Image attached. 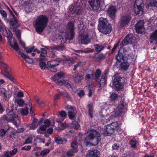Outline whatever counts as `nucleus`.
I'll list each match as a JSON object with an SVG mask.
<instances>
[{
	"label": "nucleus",
	"mask_w": 157,
	"mask_h": 157,
	"mask_svg": "<svg viewBox=\"0 0 157 157\" xmlns=\"http://www.w3.org/2000/svg\"><path fill=\"white\" fill-rule=\"evenodd\" d=\"M123 52H119L116 56L117 60L119 61H123L121 64V68L124 71L127 70L129 66V63L130 62L131 56H129V53L124 48L123 49Z\"/></svg>",
	"instance_id": "nucleus-1"
},
{
	"label": "nucleus",
	"mask_w": 157,
	"mask_h": 157,
	"mask_svg": "<svg viewBox=\"0 0 157 157\" xmlns=\"http://www.w3.org/2000/svg\"><path fill=\"white\" fill-rule=\"evenodd\" d=\"M48 21V18L46 16L39 15L33 22L34 27L37 32L42 33L47 27Z\"/></svg>",
	"instance_id": "nucleus-2"
},
{
	"label": "nucleus",
	"mask_w": 157,
	"mask_h": 157,
	"mask_svg": "<svg viewBox=\"0 0 157 157\" xmlns=\"http://www.w3.org/2000/svg\"><path fill=\"white\" fill-rule=\"evenodd\" d=\"M101 139V135L99 132L96 130H92L88 136L86 138L85 140L87 142L91 141L92 144L95 146L99 143Z\"/></svg>",
	"instance_id": "nucleus-3"
},
{
	"label": "nucleus",
	"mask_w": 157,
	"mask_h": 157,
	"mask_svg": "<svg viewBox=\"0 0 157 157\" xmlns=\"http://www.w3.org/2000/svg\"><path fill=\"white\" fill-rule=\"evenodd\" d=\"M75 23L72 21L68 22L66 25L65 33L67 40H72L75 36Z\"/></svg>",
	"instance_id": "nucleus-4"
},
{
	"label": "nucleus",
	"mask_w": 157,
	"mask_h": 157,
	"mask_svg": "<svg viewBox=\"0 0 157 157\" xmlns=\"http://www.w3.org/2000/svg\"><path fill=\"white\" fill-rule=\"evenodd\" d=\"M108 21L106 18L101 17L99 20L98 29L99 32L106 34L108 33Z\"/></svg>",
	"instance_id": "nucleus-5"
},
{
	"label": "nucleus",
	"mask_w": 157,
	"mask_h": 157,
	"mask_svg": "<svg viewBox=\"0 0 157 157\" xmlns=\"http://www.w3.org/2000/svg\"><path fill=\"white\" fill-rule=\"evenodd\" d=\"M101 0H89L88 3L92 10L97 13L101 10L100 8Z\"/></svg>",
	"instance_id": "nucleus-6"
},
{
	"label": "nucleus",
	"mask_w": 157,
	"mask_h": 157,
	"mask_svg": "<svg viewBox=\"0 0 157 157\" xmlns=\"http://www.w3.org/2000/svg\"><path fill=\"white\" fill-rule=\"evenodd\" d=\"M59 60L58 59H54L47 62L46 68L51 72H56L57 71L56 67L59 64Z\"/></svg>",
	"instance_id": "nucleus-7"
},
{
	"label": "nucleus",
	"mask_w": 157,
	"mask_h": 157,
	"mask_svg": "<svg viewBox=\"0 0 157 157\" xmlns=\"http://www.w3.org/2000/svg\"><path fill=\"white\" fill-rule=\"evenodd\" d=\"M70 11L72 13L76 14L82 13V6L77 2H74L69 7Z\"/></svg>",
	"instance_id": "nucleus-8"
},
{
	"label": "nucleus",
	"mask_w": 157,
	"mask_h": 157,
	"mask_svg": "<svg viewBox=\"0 0 157 157\" xmlns=\"http://www.w3.org/2000/svg\"><path fill=\"white\" fill-rule=\"evenodd\" d=\"M9 22L10 28L12 31H15L20 26L18 20L14 14H13V18L10 19Z\"/></svg>",
	"instance_id": "nucleus-9"
},
{
	"label": "nucleus",
	"mask_w": 157,
	"mask_h": 157,
	"mask_svg": "<svg viewBox=\"0 0 157 157\" xmlns=\"http://www.w3.org/2000/svg\"><path fill=\"white\" fill-rule=\"evenodd\" d=\"M66 108L68 110L67 113L70 119L72 120L75 119L76 113L75 108L71 105H68Z\"/></svg>",
	"instance_id": "nucleus-10"
},
{
	"label": "nucleus",
	"mask_w": 157,
	"mask_h": 157,
	"mask_svg": "<svg viewBox=\"0 0 157 157\" xmlns=\"http://www.w3.org/2000/svg\"><path fill=\"white\" fill-rule=\"evenodd\" d=\"M135 41L134 38L131 35H128L123 39L120 44L122 47L126 46L129 44H132Z\"/></svg>",
	"instance_id": "nucleus-11"
},
{
	"label": "nucleus",
	"mask_w": 157,
	"mask_h": 157,
	"mask_svg": "<svg viewBox=\"0 0 157 157\" xmlns=\"http://www.w3.org/2000/svg\"><path fill=\"white\" fill-rule=\"evenodd\" d=\"M131 19V17L128 15H126L121 17L120 21L121 27H123L128 25Z\"/></svg>",
	"instance_id": "nucleus-12"
},
{
	"label": "nucleus",
	"mask_w": 157,
	"mask_h": 157,
	"mask_svg": "<svg viewBox=\"0 0 157 157\" xmlns=\"http://www.w3.org/2000/svg\"><path fill=\"white\" fill-rule=\"evenodd\" d=\"M136 32L138 33H142L144 30V22L142 20H140L136 25Z\"/></svg>",
	"instance_id": "nucleus-13"
},
{
	"label": "nucleus",
	"mask_w": 157,
	"mask_h": 157,
	"mask_svg": "<svg viewBox=\"0 0 157 157\" xmlns=\"http://www.w3.org/2000/svg\"><path fill=\"white\" fill-rule=\"evenodd\" d=\"M88 37V34H86L85 35L79 36L78 37V40L81 44H86L90 42V40Z\"/></svg>",
	"instance_id": "nucleus-14"
},
{
	"label": "nucleus",
	"mask_w": 157,
	"mask_h": 157,
	"mask_svg": "<svg viewBox=\"0 0 157 157\" xmlns=\"http://www.w3.org/2000/svg\"><path fill=\"white\" fill-rule=\"evenodd\" d=\"M108 72L107 70H106L105 71L104 74H103L101 80L98 83V85L99 87H104L105 86L107 80Z\"/></svg>",
	"instance_id": "nucleus-15"
},
{
	"label": "nucleus",
	"mask_w": 157,
	"mask_h": 157,
	"mask_svg": "<svg viewBox=\"0 0 157 157\" xmlns=\"http://www.w3.org/2000/svg\"><path fill=\"white\" fill-rule=\"evenodd\" d=\"M117 11V8L115 6H111L109 8V16L112 20L115 18Z\"/></svg>",
	"instance_id": "nucleus-16"
},
{
	"label": "nucleus",
	"mask_w": 157,
	"mask_h": 157,
	"mask_svg": "<svg viewBox=\"0 0 157 157\" xmlns=\"http://www.w3.org/2000/svg\"><path fill=\"white\" fill-rule=\"evenodd\" d=\"M118 126V123L117 122H113L109 124V136L113 134L114 130Z\"/></svg>",
	"instance_id": "nucleus-17"
},
{
	"label": "nucleus",
	"mask_w": 157,
	"mask_h": 157,
	"mask_svg": "<svg viewBox=\"0 0 157 157\" xmlns=\"http://www.w3.org/2000/svg\"><path fill=\"white\" fill-rule=\"evenodd\" d=\"M15 109L12 108L11 109H7L6 110V113L8 115L11 116V118H14V120H15V118L18 117V115L15 114L16 111L17 109L15 107Z\"/></svg>",
	"instance_id": "nucleus-18"
},
{
	"label": "nucleus",
	"mask_w": 157,
	"mask_h": 157,
	"mask_svg": "<svg viewBox=\"0 0 157 157\" xmlns=\"http://www.w3.org/2000/svg\"><path fill=\"white\" fill-rule=\"evenodd\" d=\"M100 152L96 150L88 151L86 154V157H99Z\"/></svg>",
	"instance_id": "nucleus-19"
},
{
	"label": "nucleus",
	"mask_w": 157,
	"mask_h": 157,
	"mask_svg": "<svg viewBox=\"0 0 157 157\" xmlns=\"http://www.w3.org/2000/svg\"><path fill=\"white\" fill-rule=\"evenodd\" d=\"M64 76L63 73L62 72H58L55 74L53 77H51V79L56 82Z\"/></svg>",
	"instance_id": "nucleus-20"
},
{
	"label": "nucleus",
	"mask_w": 157,
	"mask_h": 157,
	"mask_svg": "<svg viewBox=\"0 0 157 157\" xmlns=\"http://www.w3.org/2000/svg\"><path fill=\"white\" fill-rule=\"evenodd\" d=\"M55 142L58 144H65L67 142V140L65 138H62L58 135H56L55 138Z\"/></svg>",
	"instance_id": "nucleus-21"
},
{
	"label": "nucleus",
	"mask_w": 157,
	"mask_h": 157,
	"mask_svg": "<svg viewBox=\"0 0 157 157\" xmlns=\"http://www.w3.org/2000/svg\"><path fill=\"white\" fill-rule=\"evenodd\" d=\"M18 54L19 55H21V57L24 59L25 60L29 63H33V60L29 58V56L24 54L21 51H18Z\"/></svg>",
	"instance_id": "nucleus-22"
},
{
	"label": "nucleus",
	"mask_w": 157,
	"mask_h": 157,
	"mask_svg": "<svg viewBox=\"0 0 157 157\" xmlns=\"http://www.w3.org/2000/svg\"><path fill=\"white\" fill-rule=\"evenodd\" d=\"M144 7L142 6H134V10L135 13L136 14L142 15L143 13Z\"/></svg>",
	"instance_id": "nucleus-23"
},
{
	"label": "nucleus",
	"mask_w": 157,
	"mask_h": 157,
	"mask_svg": "<svg viewBox=\"0 0 157 157\" xmlns=\"http://www.w3.org/2000/svg\"><path fill=\"white\" fill-rule=\"evenodd\" d=\"M113 88L117 90H120L124 87L123 84L121 82H118L113 84Z\"/></svg>",
	"instance_id": "nucleus-24"
},
{
	"label": "nucleus",
	"mask_w": 157,
	"mask_h": 157,
	"mask_svg": "<svg viewBox=\"0 0 157 157\" xmlns=\"http://www.w3.org/2000/svg\"><path fill=\"white\" fill-rule=\"evenodd\" d=\"M82 79V75L78 73L76 74L74 77V80L76 83L80 82Z\"/></svg>",
	"instance_id": "nucleus-25"
},
{
	"label": "nucleus",
	"mask_w": 157,
	"mask_h": 157,
	"mask_svg": "<svg viewBox=\"0 0 157 157\" xmlns=\"http://www.w3.org/2000/svg\"><path fill=\"white\" fill-rule=\"evenodd\" d=\"M52 47V48L60 51L64 50L66 48V46L64 44L59 45L58 46H53Z\"/></svg>",
	"instance_id": "nucleus-26"
},
{
	"label": "nucleus",
	"mask_w": 157,
	"mask_h": 157,
	"mask_svg": "<svg viewBox=\"0 0 157 157\" xmlns=\"http://www.w3.org/2000/svg\"><path fill=\"white\" fill-rule=\"evenodd\" d=\"M6 120L8 122H14L15 120L14 118H11L10 117H9L6 115L3 116L0 118L1 121Z\"/></svg>",
	"instance_id": "nucleus-27"
},
{
	"label": "nucleus",
	"mask_w": 157,
	"mask_h": 157,
	"mask_svg": "<svg viewBox=\"0 0 157 157\" xmlns=\"http://www.w3.org/2000/svg\"><path fill=\"white\" fill-rule=\"evenodd\" d=\"M89 93L88 96L89 97H91L92 94L94 93L95 91V88L93 85H89L88 86Z\"/></svg>",
	"instance_id": "nucleus-28"
},
{
	"label": "nucleus",
	"mask_w": 157,
	"mask_h": 157,
	"mask_svg": "<svg viewBox=\"0 0 157 157\" xmlns=\"http://www.w3.org/2000/svg\"><path fill=\"white\" fill-rule=\"evenodd\" d=\"M123 112V111H121L117 108L113 112V115L114 117H119L121 116Z\"/></svg>",
	"instance_id": "nucleus-29"
},
{
	"label": "nucleus",
	"mask_w": 157,
	"mask_h": 157,
	"mask_svg": "<svg viewBox=\"0 0 157 157\" xmlns=\"http://www.w3.org/2000/svg\"><path fill=\"white\" fill-rule=\"evenodd\" d=\"M13 44H12L11 43L10 44V45L11 47L14 49L17 52L19 51V48L17 42L16 41L15 39H13Z\"/></svg>",
	"instance_id": "nucleus-30"
},
{
	"label": "nucleus",
	"mask_w": 157,
	"mask_h": 157,
	"mask_svg": "<svg viewBox=\"0 0 157 157\" xmlns=\"http://www.w3.org/2000/svg\"><path fill=\"white\" fill-rule=\"evenodd\" d=\"M47 52L45 49H43L42 51L41 52V54L40 55V61H43L45 58L47 56Z\"/></svg>",
	"instance_id": "nucleus-31"
},
{
	"label": "nucleus",
	"mask_w": 157,
	"mask_h": 157,
	"mask_svg": "<svg viewBox=\"0 0 157 157\" xmlns=\"http://www.w3.org/2000/svg\"><path fill=\"white\" fill-rule=\"evenodd\" d=\"M88 107L89 115L90 117L92 118L93 117V105L92 104H89L88 105Z\"/></svg>",
	"instance_id": "nucleus-32"
},
{
	"label": "nucleus",
	"mask_w": 157,
	"mask_h": 157,
	"mask_svg": "<svg viewBox=\"0 0 157 157\" xmlns=\"http://www.w3.org/2000/svg\"><path fill=\"white\" fill-rule=\"evenodd\" d=\"M150 38L151 40H155L156 41V44L157 45V29L151 34Z\"/></svg>",
	"instance_id": "nucleus-33"
},
{
	"label": "nucleus",
	"mask_w": 157,
	"mask_h": 157,
	"mask_svg": "<svg viewBox=\"0 0 157 157\" xmlns=\"http://www.w3.org/2000/svg\"><path fill=\"white\" fill-rule=\"evenodd\" d=\"M94 47L95 49V50L97 52V53L100 52L104 48V47L102 45H99V44H97L94 45Z\"/></svg>",
	"instance_id": "nucleus-34"
},
{
	"label": "nucleus",
	"mask_w": 157,
	"mask_h": 157,
	"mask_svg": "<svg viewBox=\"0 0 157 157\" xmlns=\"http://www.w3.org/2000/svg\"><path fill=\"white\" fill-rule=\"evenodd\" d=\"M7 91L4 88H0V93L3 95V96L6 100L7 98Z\"/></svg>",
	"instance_id": "nucleus-35"
},
{
	"label": "nucleus",
	"mask_w": 157,
	"mask_h": 157,
	"mask_svg": "<svg viewBox=\"0 0 157 157\" xmlns=\"http://www.w3.org/2000/svg\"><path fill=\"white\" fill-rule=\"evenodd\" d=\"M137 141L135 140H131L129 142V144L131 145V147L134 148H136L137 147L136 144Z\"/></svg>",
	"instance_id": "nucleus-36"
},
{
	"label": "nucleus",
	"mask_w": 157,
	"mask_h": 157,
	"mask_svg": "<svg viewBox=\"0 0 157 157\" xmlns=\"http://www.w3.org/2000/svg\"><path fill=\"white\" fill-rule=\"evenodd\" d=\"M115 77L113 80V84L115 83H118V82H121V78L120 76L115 75Z\"/></svg>",
	"instance_id": "nucleus-37"
},
{
	"label": "nucleus",
	"mask_w": 157,
	"mask_h": 157,
	"mask_svg": "<svg viewBox=\"0 0 157 157\" xmlns=\"http://www.w3.org/2000/svg\"><path fill=\"white\" fill-rule=\"evenodd\" d=\"M101 74V70L99 69H97L95 74V80L96 81L98 80V78L100 76Z\"/></svg>",
	"instance_id": "nucleus-38"
},
{
	"label": "nucleus",
	"mask_w": 157,
	"mask_h": 157,
	"mask_svg": "<svg viewBox=\"0 0 157 157\" xmlns=\"http://www.w3.org/2000/svg\"><path fill=\"white\" fill-rule=\"evenodd\" d=\"M35 100L36 101L39 105L40 107H44L45 105V104L44 101H40V99L38 98L37 96H35L34 97Z\"/></svg>",
	"instance_id": "nucleus-39"
},
{
	"label": "nucleus",
	"mask_w": 157,
	"mask_h": 157,
	"mask_svg": "<svg viewBox=\"0 0 157 157\" xmlns=\"http://www.w3.org/2000/svg\"><path fill=\"white\" fill-rule=\"evenodd\" d=\"M77 23L78 25V27L79 29H80L82 27L83 29H84V28H86V26L83 25V22L82 21L81 18H80V19H78L77 21Z\"/></svg>",
	"instance_id": "nucleus-40"
},
{
	"label": "nucleus",
	"mask_w": 157,
	"mask_h": 157,
	"mask_svg": "<svg viewBox=\"0 0 157 157\" xmlns=\"http://www.w3.org/2000/svg\"><path fill=\"white\" fill-rule=\"evenodd\" d=\"M134 6H144V4H143V2L142 0H136L134 4Z\"/></svg>",
	"instance_id": "nucleus-41"
},
{
	"label": "nucleus",
	"mask_w": 157,
	"mask_h": 157,
	"mask_svg": "<svg viewBox=\"0 0 157 157\" xmlns=\"http://www.w3.org/2000/svg\"><path fill=\"white\" fill-rule=\"evenodd\" d=\"M71 147L72 149L74 150L75 152H77L78 151V145L75 142H73L71 144Z\"/></svg>",
	"instance_id": "nucleus-42"
},
{
	"label": "nucleus",
	"mask_w": 157,
	"mask_h": 157,
	"mask_svg": "<svg viewBox=\"0 0 157 157\" xmlns=\"http://www.w3.org/2000/svg\"><path fill=\"white\" fill-rule=\"evenodd\" d=\"M17 104L20 106H22L24 103V101L22 99H17L15 100Z\"/></svg>",
	"instance_id": "nucleus-43"
},
{
	"label": "nucleus",
	"mask_w": 157,
	"mask_h": 157,
	"mask_svg": "<svg viewBox=\"0 0 157 157\" xmlns=\"http://www.w3.org/2000/svg\"><path fill=\"white\" fill-rule=\"evenodd\" d=\"M86 29V28L83 29L82 27V29H80V30L79 31V36H82L85 35L86 34H87L85 32Z\"/></svg>",
	"instance_id": "nucleus-44"
},
{
	"label": "nucleus",
	"mask_w": 157,
	"mask_h": 157,
	"mask_svg": "<svg viewBox=\"0 0 157 157\" xmlns=\"http://www.w3.org/2000/svg\"><path fill=\"white\" fill-rule=\"evenodd\" d=\"M72 124L73 127L76 129H78L80 127L79 123L76 121H73L72 123Z\"/></svg>",
	"instance_id": "nucleus-45"
},
{
	"label": "nucleus",
	"mask_w": 157,
	"mask_h": 157,
	"mask_svg": "<svg viewBox=\"0 0 157 157\" xmlns=\"http://www.w3.org/2000/svg\"><path fill=\"white\" fill-rule=\"evenodd\" d=\"M38 126V124H35L33 123H32L31 124L27 126L28 128H29L30 129L33 130L36 128Z\"/></svg>",
	"instance_id": "nucleus-46"
},
{
	"label": "nucleus",
	"mask_w": 157,
	"mask_h": 157,
	"mask_svg": "<svg viewBox=\"0 0 157 157\" xmlns=\"http://www.w3.org/2000/svg\"><path fill=\"white\" fill-rule=\"evenodd\" d=\"M110 98L112 101H115L118 98V95L115 93H113L111 94Z\"/></svg>",
	"instance_id": "nucleus-47"
},
{
	"label": "nucleus",
	"mask_w": 157,
	"mask_h": 157,
	"mask_svg": "<svg viewBox=\"0 0 157 157\" xmlns=\"http://www.w3.org/2000/svg\"><path fill=\"white\" fill-rule=\"evenodd\" d=\"M124 102L122 101L118 105L117 108L120 110H121V111H123V110L124 107Z\"/></svg>",
	"instance_id": "nucleus-48"
},
{
	"label": "nucleus",
	"mask_w": 157,
	"mask_h": 157,
	"mask_svg": "<svg viewBox=\"0 0 157 157\" xmlns=\"http://www.w3.org/2000/svg\"><path fill=\"white\" fill-rule=\"evenodd\" d=\"M149 5L150 6L157 7V1L154 0H151L150 2Z\"/></svg>",
	"instance_id": "nucleus-49"
},
{
	"label": "nucleus",
	"mask_w": 157,
	"mask_h": 157,
	"mask_svg": "<svg viewBox=\"0 0 157 157\" xmlns=\"http://www.w3.org/2000/svg\"><path fill=\"white\" fill-rule=\"evenodd\" d=\"M60 94L64 95V96L68 100L70 98V96L68 93L66 91L64 90L61 92Z\"/></svg>",
	"instance_id": "nucleus-50"
},
{
	"label": "nucleus",
	"mask_w": 157,
	"mask_h": 157,
	"mask_svg": "<svg viewBox=\"0 0 157 157\" xmlns=\"http://www.w3.org/2000/svg\"><path fill=\"white\" fill-rule=\"evenodd\" d=\"M13 32H15V35L18 40H20L21 39L20 30H17L16 29L15 31H13Z\"/></svg>",
	"instance_id": "nucleus-51"
},
{
	"label": "nucleus",
	"mask_w": 157,
	"mask_h": 157,
	"mask_svg": "<svg viewBox=\"0 0 157 157\" xmlns=\"http://www.w3.org/2000/svg\"><path fill=\"white\" fill-rule=\"evenodd\" d=\"M40 62L39 63V66L41 69H44L46 68V65L45 62L43 61H40Z\"/></svg>",
	"instance_id": "nucleus-52"
},
{
	"label": "nucleus",
	"mask_w": 157,
	"mask_h": 157,
	"mask_svg": "<svg viewBox=\"0 0 157 157\" xmlns=\"http://www.w3.org/2000/svg\"><path fill=\"white\" fill-rule=\"evenodd\" d=\"M28 110L27 108L25 109H21V114L23 115H26L28 114Z\"/></svg>",
	"instance_id": "nucleus-53"
},
{
	"label": "nucleus",
	"mask_w": 157,
	"mask_h": 157,
	"mask_svg": "<svg viewBox=\"0 0 157 157\" xmlns=\"http://www.w3.org/2000/svg\"><path fill=\"white\" fill-rule=\"evenodd\" d=\"M59 114L60 116L63 118V121L64 119L66 118L67 116L66 113L63 110L59 112Z\"/></svg>",
	"instance_id": "nucleus-54"
},
{
	"label": "nucleus",
	"mask_w": 157,
	"mask_h": 157,
	"mask_svg": "<svg viewBox=\"0 0 157 157\" xmlns=\"http://www.w3.org/2000/svg\"><path fill=\"white\" fill-rule=\"evenodd\" d=\"M82 62L81 61L78 62L77 64L74 65L73 70L74 71H75L76 69L78 67H82Z\"/></svg>",
	"instance_id": "nucleus-55"
},
{
	"label": "nucleus",
	"mask_w": 157,
	"mask_h": 157,
	"mask_svg": "<svg viewBox=\"0 0 157 157\" xmlns=\"http://www.w3.org/2000/svg\"><path fill=\"white\" fill-rule=\"evenodd\" d=\"M0 13L3 18L6 20L7 17V13L4 10H0Z\"/></svg>",
	"instance_id": "nucleus-56"
},
{
	"label": "nucleus",
	"mask_w": 157,
	"mask_h": 157,
	"mask_svg": "<svg viewBox=\"0 0 157 157\" xmlns=\"http://www.w3.org/2000/svg\"><path fill=\"white\" fill-rule=\"evenodd\" d=\"M76 152H75L74 150L72 149L71 150H70L68 151L67 153V156L68 157L72 156H73L75 153H76Z\"/></svg>",
	"instance_id": "nucleus-57"
},
{
	"label": "nucleus",
	"mask_w": 157,
	"mask_h": 157,
	"mask_svg": "<svg viewBox=\"0 0 157 157\" xmlns=\"http://www.w3.org/2000/svg\"><path fill=\"white\" fill-rule=\"evenodd\" d=\"M47 127V125H43L42 126H41L40 127V129H37V132L38 133H40V130H41L42 131H45L46 128Z\"/></svg>",
	"instance_id": "nucleus-58"
},
{
	"label": "nucleus",
	"mask_w": 157,
	"mask_h": 157,
	"mask_svg": "<svg viewBox=\"0 0 157 157\" xmlns=\"http://www.w3.org/2000/svg\"><path fill=\"white\" fill-rule=\"evenodd\" d=\"M68 126V125L66 123H63L59 125V128L60 129L63 130L65 128L67 127Z\"/></svg>",
	"instance_id": "nucleus-59"
},
{
	"label": "nucleus",
	"mask_w": 157,
	"mask_h": 157,
	"mask_svg": "<svg viewBox=\"0 0 157 157\" xmlns=\"http://www.w3.org/2000/svg\"><path fill=\"white\" fill-rule=\"evenodd\" d=\"M49 152L50 150L49 149H46L41 151L40 154L41 155H44L48 153Z\"/></svg>",
	"instance_id": "nucleus-60"
},
{
	"label": "nucleus",
	"mask_w": 157,
	"mask_h": 157,
	"mask_svg": "<svg viewBox=\"0 0 157 157\" xmlns=\"http://www.w3.org/2000/svg\"><path fill=\"white\" fill-rule=\"evenodd\" d=\"M34 48V46H33L30 48H25V50H26V51L28 53H29L31 52L32 51H33Z\"/></svg>",
	"instance_id": "nucleus-61"
},
{
	"label": "nucleus",
	"mask_w": 157,
	"mask_h": 157,
	"mask_svg": "<svg viewBox=\"0 0 157 157\" xmlns=\"http://www.w3.org/2000/svg\"><path fill=\"white\" fill-rule=\"evenodd\" d=\"M74 62V59L73 58H69L67 59L65 62V63L67 64L68 63L69 66H70L71 64H72Z\"/></svg>",
	"instance_id": "nucleus-62"
},
{
	"label": "nucleus",
	"mask_w": 157,
	"mask_h": 157,
	"mask_svg": "<svg viewBox=\"0 0 157 157\" xmlns=\"http://www.w3.org/2000/svg\"><path fill=\"white\" fill-rule=\"evenodd\" d=\"M64 86H67L68 87H70L72 89V85L69 83L67 81L64 80Z\"/></svg>",
	"instance_id": "nucleus-63"
},
{
	"label": "nucleus",
	"mask_w": 157,
	"mask_h": 157,
	"mask_svg": "<svg viewBox=\"0 0 157 157\" xmlns=\"http://www.w3.org/2000/svg\"><path fill=\"white\" fill-rule=\"evenodd\" d=\"M32 138L31 137H29L27 138L24 142L25 144H29L30 143L32 142Z\"/></svg>",
	"instance_id": "nucleus-64"
}]
</instances>
